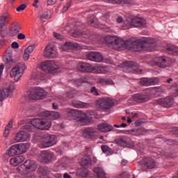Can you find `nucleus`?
<instances>
[{"label": "nucleus", "instance_id": "nucleus-1", "mask_svg": "<svg viewBox=\"0 0 178 178\" xmlns=\"http://www.w3.org/2000/svg\"><path fill=\"white\" fill-rule=\"evenodd\" d=\"M128 41L129 44L127 48L129 49V51L135 52H138L139 51H142V49H145L149 52H152L155 50L156 47V42L155 40L149 38H147L143 42L140 40H136L134 42L131 40Z\"/></svg>", "mask_w": 178, "mask_h": 178}, {"label": "nucleus", "instance_id": "nucleus-2", "mask_svg": "<svg viewBox=\"0 0 178 178\" xmlns=\"http://www.w3.org/2000/svg\"><path fill=\"white\" fill-rule=\"evenodd\" d=\"M147 22L145 19L138 17L130 16L127 17L124 22L123 27L124 29H133V27H144Z\"/></svg>", "mask_w": 178, "mask_h": 178}, {"label": "nucleus", "instance_id": "nucleus-3", "mask_svg": "<svg viewBox=\"0 0 178 178\" xmlns=\"http://www.w3.org/2000/svg\"><path fill=\"white\" fill-rule=\"evenodd\" d=\"M26 69H27L26 64L24 63H18L11 69L10 76L17 83V81H20L22 76L24 74V70H26Z\"/></svg>", "mask_w": 178, "mask_h": 178}, {"label": "nucleus", "instance_id": "nucleus-4", "mask_svg": "<svg viewBox=\"0 0 178 178\" xmlns=\"http://www.w3.org/2000/svg\"><path fill=\"white\" fill-rule=\"evenodd\" d=\"M40 69L44 73H59L62 72V67L54 60H46L41 63Z\"/></svg>", "mask_w": 178, "mask_h": 178}, {"label": "nucleus", "instance_id": "nucleus-5", "mask_svg": "<svg viewBox=\"0 0 178 178\" xmlns=\"http://www.w3.org/2000/svg\"><path fill=\"white\" fill-rule=\"evenodd\" d=\"M27 151V144L18 143L12 145L6 152L8 156H15V155H20L24 154Z\"/></svg>", "mask_w": 178, "mask_h": 178}, {"label": "nucleus", "instance_id": "nucleus-6", "mask_svg": "<svg viewBox=\"0 0 178 178\" xmlns=\"http://www.w3.org/2000/svg\"><path fill=\"white\" fill-rule=\"evenodd\" d=\"M17 170L19 172L21 175L26 176L29 172H35V170H37V164L33 160H26L24 165L17 168Z\"/></svg>", "mask_w": 178, "mask_h": 178}, {"label": "nucleus", "instance_id": "nucleus-7", "mask_svg": "<svg viewBox=\"0 0 178 178\" xmlns=\"http://www.w3.org/2000/svg\"><path fill=\"white\" fill-rule=\"evenodd\" d=\"M31 124L39 130H48L50 129L52 124L51 121H48L46 119L35 118L31 120Z\"/></svg>", "mask_w": 178, "mask_h": 178}, {"label": "nucleus", "instance_id": "nucleus-8", "mask_svg": "<svg viewBox=\"0 0 178 178\" xmlns=\"http://www.w3.org/2000/svg\"><path fill=\"white\" fill-rule=\"evenodd\" d=\"M58 143V138L55 135L46 134L43 136L41 141L42 148H49Z\"/></svg>", "mask_w": 178, "mask_h": 178}, {"label": "nucleus", "instance_id": "nucleus-9", "mask_svg": "<svg viewBox=\"0 0 178 178\" xmlns=\"http://www.w3.org/2000/svg\"><path fill=\"white\" fill-rule=\"evenodd\" d=\"M68 113L72 116V118L78 119L81 123L86 124L88 122V115H87V113L77 110H69Z\"/></svg>", "mask_w": 178, "mask_h": 178}, {"label": "nucleus", "instance_id": "nucleus-10", "mask_svg": "<svg viewBox=\"0 0 178 178\" xmlns=\"http://www.w3.org/2000/svg\"><path fill=\"white\" fill-rule=\"evenodd\" d=\"M96 105L100 109H111L113 106V101L109 97L100 98L96 101Z\"/></svg>", "mask_w": 178, "mask_h": 178}, {"label": "nucleus", "instance_id": "nucleus-11", "mask_svg": "<svg viewBox=\"0 0 178 178\" xmlns=\"http://www.w3.org/2000/svg\"><path fill=\"white\" fill-rule=\"evenodd\" d=\"M135 102L141 104L143 102H147L149 99V90H145L142 93H138L132 97Z\"/></svg>", "mask_w": 178, "mask_h": 178}, {"label": "nucleus", "instance_id": "nucleus-12", "mask_svg": "<svg viewBox=\"0 0 178 178\" xmlns=\"http://www.w3.org/2000/svg\"><path fill=\"white\" fill-rule=\"evenodd\" d=\"M156 166V163L155 160L151 157H145L141 163V168L143 170H147V169H154Z\"/></svg>", "mask_w": 178, "mask_h": 178}, {"label": "nucleus", "instance_id": "nucleus-13", "mask_svg": "<svg viewBox=\"0 0 178 178\" xmlns=\"http://www.w3.org/2000/svg\"><path fill=\"white\" fill-rule=\"evenodd\" d=\"M15 90V83L10 84L8 88L4 90L0 89V102H2L5 98L10 97Z\"/></svg>", "mask_w": 178, "mask_h": 178}, {"label": "nucleus", "instance_id": "nucleus-14", "mask_svg": "<svg viewBox=\"0 0 178 178\" xmlns=\"http://www.w3.org/2000/svg\"><path fill=\"white\" fill-rule=\"evenodd\" d=\"M56 47L54 44H48L44 51V56L45 58H56Z\"/></svg>", "mask_w": 178, "mask_h": 178}, {"label": "nucleus", "instance_id": "nucleus-15", "mask_svg": "<svg viewBox=\"0 0 178 178\" xmlns=\"http://www.w3.org/2000/svg\"><path fill=\"white\" fill-rule=\"evenodd\" d=\"M86 58L92 62L101 63L104 60V56L99 52L92 51L86 54Z\"/></svg>", "mask_w": 178, "mask_h": 178}, {"label": "nucleus", "instance_id": "nucleus-16", "mask_svg": "<svg viewBox=\"0 0 178 178\" xmlns=\"http://www.w3.org/2000/svg\"><path fill=\"white\" fill-rule=\"evenodd\" d=\"M52 158H54V153L44 150L41 152L39 156V161H40V162L48 163V162H51V161H52Z\"/></svg>", "mask_w": 178, "mask_h": 178}, {"label": "nucleus", "instance_id": "nucleus-17", "mask_svg": "<svg viewBox=\"0 0 178 178\" xmlns=\"http://www.w3.org/2000/svg\"><path fill=\"white\" fill-rule=\"evenodd\" d=\"M29 138L30 134L24 131H21L15 134L14 140L15 143H24V141H27Z\"/></svg>", "mask_w": 178, "mask_h": 178}, {"label": "nucleus", "instance_id": "nucleus-18", "mask_svg": "<svg viewBox=\"0 0 178 178\" xmlns=\"http://www.w3.org/2000/svg\"><path fill=\"white\" fill-rule=\"evenodd\" d=\"M154 65V66L164 68L169 66V62L168 61V58L166 56H160L155 58Z\"/></svg>", "mask_w": 178, "mask_h": 178}, {"label": "nucleus", "instance_id": "nucleus-19", "mask_svg": "<svg viewBox=\"0 0 178 178\" xmlns=\"http://www.w3.org/2000/svg\"><path fill=\"white\" fill-rule=\"evenodd\" d=\"M76 69L79 72H82L83 73H92V65L87 63H78Z\"/></svg>", "mask_w": 178, "mask_h": 178}, {"label": "nucleus", "instance_id": "nucleus-20", "mask_svg": "<svg viewBox=\"0 0 178 178\" xmlns=\"http://www.w3.org/2000/svg\"><path fill=\"white\" fill-rule=\"evenodd\" d=\"M129 47V40H123V39L120 38H115V40L114 41V44L113 48L114 49H120V48H127Z\"/></svg>", "mask_w": 178, "mask_h": 178}, {"label": "nucleus", "instance_id": "nucleus-21", "mask_svg": "<svg viewBox=\"0 0 178 178\" xmlns=\"http://www.w3.org/2000/svg\"><path fill=\"white\" fill-rule=\"evenodd\" d=\"M159 82V79L158 78H143L140 79V84L148 87L149 86H155Z\"/></svg>", "mask_w": 178, "mask_h": 178}, {"label": "nucleus", "instance_id": "nucleus-22", "mask_svg": "<svg viewBox=\"0 0 178 178\" xmlns=\"http://www.w3.org/2000/svg\"><path fill=\"white\" fill-rule=\"evenodd\" d=\"M41 115L50 120H56L60 118V114L56 111H44Z\"/></svg>", "mask_w": 178, "mask_h": 178}, {"label": "nucleus", "instance_id": "nucleus-23", "mask_svg": "<svg viewBox=\"0 0 178 178\" xmlns=\"http://www.w3.org/2000/svg\"><path fill=\"white\" fill-rule=\"evenodd\" d=\"M124 66L127 69H129V70L131 72H136V73H138L139 72H140V73H141V72H143L142 70L138 69V64H137V63H134L133 61L124 62Z\"/></svg>", "mask_w": 178, "mask_h": 178}, {"label": "nucleus", "instance_id": "nucleus-24", "mask_svg": "<svg viewBox=\"0 0 178 178\" xmlns=\"http://www.w3.org/2000/svg\"><path fill=\"white\" fill-rule=\"evenodd\" d=\"M159 105L161 106H165V108H169L173 105V98L170 97H167L164 99H159L156 100Z\"/></svg>", "mask_w": 178, "mask_h": 178}, {"label": "nucleus", "instance_id": "nucleus-25", "mask_svg": "<svg viewBox=\"0 0 178 178\" xmlns=\"http://www.w3.org/2000/svg\"><path fill=\"white\" fill-rule=\"evenodd\" d=\"M95 133H97V129L88 127L83 130V136L85 138L91 139L95 137Z\"/></svg>", "mask_w": 178, "mask_h": 178}, {"label": "nucleus", "instance_id": "nucleus-26", "mask_svg": "<svg viewBox=\"0 0 178 178\" xmlns=\"http://www.w3.org/2000/svg\"><path fill=\"white\" fill-rule=\"evenodd\" d=\"M6 54L3 58V62L6 65H8L9 67L13 65V59L12 58L13 51L12 49H7Z\"/></svg>", "mask_w": 178, "mask_h": 178}, {"label": "nucleus", "instance_id": "nucleus-27", "mask_svg": "<svg viewBox=\"0 0 178 178\" xmlns=\"http://www.w3.org/2000/svg\"><path fill=\"white\" fill-rule=\"evenodd\" d=\"M63 49L65 51H70V49H81V46L77 43L67 42L64 44Z\"/></svg>", "mask_w": 178, "mask_h": 178}, {"label": "nucleus", "instance_id": "nucleus-28", "mask_svg": "<svg viewBox=\"0 0 178 178\" xmlns=\"http://www.w3.org/2000/svg\"><path fill=\"white\" fill-rule=\"evenodd\" d=\"M98 130L102 131V133H108L113 130V127L107 123H101L98 125Z\"/></svg>", "mask_w": 178, "mask_h": 178}, {"label": "nucleus", "instance_id": "nucleus-29", "mask_svg": "<svg viewBox=\"0 0 178 178\" xmlns=\"http://www.w3.org/2000/svg\"><path fill=\"white\" fill-rule=\"evenodd\" d=\"M129 141H130V138L127 136H121L115 140L117 145L120 147H124L129 144Z\"/></svg>", "mask_w": 178, "mask_h": 178}, {"label": "nucleus", "instance_id": "nucleus-30", "mask_svg": "<svg viewBox=\"0 0 178 178\" xmlns=\"http://www.w3.org/2000/svg\"><path fill=\"white\" fill-rule=\"evenodd\" d=\"M23 162H24V156H17L10 159V163L13 166H19V165H20V163H23Z\"/></svg>", "mask_w": 178, "mask_h": 178}, {"label": "nucleus", "instance_id": "nucleus-31", "mask_svg": "<svg viewBox=\"0 0 178 178\" xmlns=\"http://www.w3.org/2000/svg\"><path fill=\"white\" fill-rule=\"evenodd\" d=\"M91 158H90V156L86 154L83 157H81L80 164L81 166L86 168L87 166H91Z\"/></svg>", "mask_w": 178, "mask_h": 178}, {"label": "nucleus", "instance_id": "nucleus-32", "mask_svg": "<svg viewBox=\"0 0 178 178\" xmlns=\"http://www.w3.org/2000/svg\"><path fill=\"white\" fill-rule=\"evenodd\" d=\"M9 19V13H4L1 17H0V31H2L3 30V27L6 26V20Z\"/></svg>", "mask_w": 178, "mask_h": 178}, {"label": "nucleus", "instance_id": "nucleus-33", "mask_svg": "<svg viewBox=\"0 0 178 178\" xmlns=\"http://www.w3.org/2000/svg\"><path fill=\"white\" fill-rule=\"evenodd\" d=\"M94 173H95L97 178H106L105 172L99 167H96L94 168Z\"/></svg>", "mask_w": 178, "mask_h": 178}, {"label": "nucleus", "instance_id": "nucleus-34", "mask_svg": "<svg viewBox=\"0 0 178 178\" xmlns=\"http://www.w3.org/2000/svg\"><path fill=\"white\" fill-rule=\"evenodd\" d=\"M106 72H107L106 67H102L101 65H97L95 67H92V73L104 74V73H106Z\"/></svg>", "mask_w": 178, "mask_h": 178}, {"label": "nucleus", "instance_id": "nucleus-35", "mask_svg": "<svg viewBox=\"0 0 178 178\" xmlns=\"http://www.w3.org/2000/svg\"><path fill=\"white\" fill-rule=\"evenodd\" d=\"M38 99H44L47 97V92L42 88H36Z\"/></svg>", "mask_w": 178, "mask_h": 178}, {"label": "nucleus", "instance_id": "nucleus-36", "mask_svg": "<svg viewBox=\"0 0 178 178\" xmlns=\"http://www.w3.org/2000/svg\"><path fill=\"white\" fill-rule=\"evenodd\" d=\"M37 88L30 89L28 92V97L30 99H38Z\"/></svg>", "mask_w": 178, "mask_h": 178}, {"label": "nucleus", "instance_id": "nucleus-37", "mask_svg": "<svg viewBox=\"0 0 178 178\" xmlns=\"http://www.w3.org/2000/svg\"><path fill=\"white\" fill-rule=\"evenodd\" d=\"M72 105L74 106V108H86L87 106V103H84L83 102L73 100L72 102Z\"/></svg>", "mask_w": 178, "mask_h": 178}, {"label": "nucleus", "instance_id": "nucleus-38", "mask_svg": "<svg viewBox=\"0 0 178 178\" xmlns=\"http://www.w3.org/2000/svg\"><path fill=\"white\" fill-rule=\"evenodd\" d=\"M19 32H20V27L16 25H13L10 29V34L13 37H15V35H16Z\"/></svg>", "mask_w": 178, "mask_h": 178}, {"label": "nucleus", "instance_id": "nucleus-39", "mask_svg": "<svg viewBox=\"0 0 178 178\" xmlns=\"http://www.w3.org/2000/svg\"><path fill=\"white\" fill-rule=\"evenodd\" d=\"M13 126V121L10 120L8 124L5 127L4 137H8V136H9V134L10 133V129L12 128Z\"/></svg>", "mask_w": 178, "mask_h": 178}, {"label": "nucleus", "instance_id": "nucleus-40", "mask_svg": "<svg viewBox=\"0 0 178 178\" xmlns=\"http://www.w3.org/2000/svg\"><path fill=\"white\" fill-rule=\"evenodd\" d=\"M115 41H116V37L108 36L106 38V44H108L109 47H111V48H113Z\"/></svg>", "mask_w": 178, "mask_h": 178}, {"label": "nucleus", "instance_id": "nucleus-41", "mask_svg": "<svg viewBox=\"0 0 178 178\" xmlns=\"http://www.w3.org/2000/svg\"><path fill=\"white\" fill-rule=\"evenodd\" d=\"M168 52L170 55H175L176 56L178 55V48L175 46H171L168 48Z\"/></svg>", "mask_w": 178, "mask_h": 178}, {"label": "nucleus", "instance_id": "nucleus-42", "mask_svg": "<svg viewBox=\"0 0 178 178\" xmlns=\"http://www.w3.org/2000/svg\"><path fill=\"white\" fill-rule=\"evenodd\" d=\"M38 172L40 176H47V175L49 173L48 167H40V168L38 169Z\"/></svg>", "mask_w": 178, "mask_h": 178}, {"label": "nucleus", "instance_id": "nucleus-43", "mask_svg": "<svg viewBox=\"0 0 178 178\" xmlns=\"http://www.w3.org/2000/svg\"><path fill=\"white\" fill-rule=\"evenodd\" d=\"M99 83H101V84H103L104 86H106V85L112 84L113 81H112L111 79H108L106 78H102L99 80Z\"/></svg>", "mask_w": 178, "mask_h": 178}, {"label": "nucleus", "instance_id": "nucleus-44", "mask_svg": "<svg viewBox=\"0 0 178 178\" xmlns=\"http://www.w3.org/2000/svg\"><path fill=\"white\" fill-rule=\"evenodd\" d=\"M35 48V44H31L29 45L27 48L25 49V52H27L28 54H33V51H34V49Z\"/></svg>", "mask_w": 178, "mask_h": 178}, {"label": "nucleus", "instance_id": "nucleus-45", "mask_svg": "<svg viewBox=\"0 0 178 178\" xmlns=\"http://www.w3.org/2000/svg\"><path fill=\"white\" fill-rule=\"evenodd\" d=\"M101 148H102V152H104V154H106V152H111V147H109L106 145H102Z\"/></svg>", "mask_w": 178, "mask_h": 178}, {"label": "nucleus", "instance_id": "nucleus-46", "mask_svg": "<svg viewBox=\"0 0 178 178\" xmlns=\"http://www.w3.org/2000/svg\"><path fill=\"white\" fill-rule=\"evenodd\" d=\"M88 24L92 27H98V24L97 23V19L92 17L91 20H88Z\"/></svg>", "mask_w": 178, "mask_h": 178}, {"label": "nucleus", "instance_id": "nucleus-47", "mask_svg": "<svg viewBox=\"0 0 178 178\" xmlns=\"http://www.w3.org/2000/svg\"><path fill=\"white\" fill-rule=\"evenodd\" d=\"M40 19H51V15H49V12H44L40 17Z\"/></svg>", "mask_w": 178, "mask_h": 178}, {"label": "nucleus", "instance_id": "nucleus-48", "mask_svg": "<svg viewBox=\"0 0 178 178\" xmlns=\"http://www.w3.org/2000/svg\"><path fill=\"white\" fill-rule=\"evenodd\" d=\"M27 8V6L26 4H22L17 8V12H23L24 9Z\"/></svg>", "mask_w": 178, "mask_h": 178}, {"label": "nucleus", "instance_id": "nucleus-49", "mask_svg": "<svg viewBox=\"0 0 178 178\" xmlns=\"http://www.w3.org/2000/svg\"><path fill=\"white\" fill-rule=\"evenodd\" d=\"M23 59L25 61L29 60V59H30V53H27L26 51H24V54H23Z\"/></svg>", "mask_w": 178, "mask_h": 178}, {"label": "nucleus", "instance_id": "nucleus-50", "mask_svg": "<svg viewBox=\"0 0 178 178\" xmlns=\"http://www.w3.org/2000/svg\"><path fill=\"white\" fill-rule=\"evenodd\" d=\"M72 6V3L70 2H68L65 6L63 7V12H67V10H69V8H70Z\"/></svg>", "mask_w": 178, "mask_h": 178}, {"label": "nucleus", "instance_id": "nucleus-51", "mask_svg": "<svg viewBox=\"0 0 178 178\" xmlns=\"http://www.w3.org/2000/svg\"><path fill=\"white\" fill-rule=\"evenodd\" d=\"M90 91L92 94H93V95H99V93L98 92V90H97V88L95 87H92Z\"/></svg>", "mask_w": 178, "mask_h": 178}, {"label": "nucleus", "instance_id": "nucleus-52", "mask_svg": "<svg viewBox=\"0 0 178 178\" xmlns=\"http://www.w3.org/2000/svg\"><path fill=\"white\" fill-rule=\"evenodd\" d=\"M18 40H25L26 39V35L23 33H19L17 35Z\"/></svg>", "mask_w": 178, "mask_h": 178}, {"label": "nucleus", "instance_id": "nucleus-53", "mask_svg": "<svg viewBox=\"0 0 178 178\" xmlns=\"http://www.w3.org/2000/svg\"><path fill=\"white\" fill-rule=\"evenodd\" d=\"M11 47L12 48H14L15 49L19 48V43L17 42H13L12 44H11Z\"/></svg>", "mask_w": 178, "mask_h": 178}, {"label": "nucleus", "instance_id": "nucleus-54", "mask_svg": "<svg viewBox=\"0 0 178 178\" xmlns=\"http://www.w3.org/2000/svg\"><path fill=\"white\" fill-rule=\"evenodd\" d=\"M111 3H113V4H120L122 3V2H123V0H111Z\"/></svg>", "mask_w": 178, "mask_h": 178}, {"label": "nucleus", "instance_id": "nucleus-55", "mask_svg": "<svg viewBox=\"0 0 178 178\" xmlns=\"http://www.w3.org/2000/svg\"><path fill=\"white\" fill-rule=\"evenodd\" d=\"M3 69H5V65H0V80L2 77V73H3Z\"/></svg>", "mask_w": 178, "mask_h": 178}, {"label": "nucleus", "instance_id": "nucleus-56", "mask_svg": "<svg viewBox=\"0 0 178 178\" xmlns=\"http://www.w3.org/2000/svg\"><path fill=\"white\" fill-rule=\"evenodd\" d=\"M140 131V129H134L131 131V134H134L135 136H138V132Z\"/></svg>", "mask_w": 178, "mask_h": 178}, {"label": "nucleus", "instance_id": "nucleus-57", "mask_svg": "<svg viewBox=\"0 0 178 178\" xmlns=\"http://www.w3.org/2000/svg\"><path fill=\"white\" fill-rule=\"evenodd\" d=\"M54 36L55 37V38H57V40H60V38H62V36L60 35V34L56 32L54 33Z\"/></svg>", "mask_w": 178, "mask_h": 178}, {"label": "nucleus", "instance_id": "nucleus-58", "mask_svg": "<svg viewBox=\"0 0 178 178\" xmlns=\"http://www.w3.org/2000/svg\"><path fill=\"white\" fill-rule=\"evenodd\" d=\"M55 3H56V2L54 0H47V5L49 6H52V5H55Z\"/></svg>", "mask_w": 178, "mask_h": 178}, {"label": "nucleus", "instance_id": "nucleus-59", "mask_svg": "<svg viewBox=\"0 0 178 178\" xmlns=\"http://www.w3.org/2000/svg\"><path fill=\"white\" fill-rule=\"evenodd\" d=\"M135 124H136V126L140 127L143 124V121L138 120L136 121Z\"/></svg>", "mask_w": 178, "mask_h": 178}, {"label": "nucleus", "instance_id": "nucleus-60", "mask_svg": "<svg viewBox=\"0 0 178 178\" xmlns=\"http://www.w3.org/2000/svg\"><path fill=\"white\" fill-rule=\"evenodd\" d=\"M127 163H128L127 160L122 159L121 162V165L122 166H126V165H127Z\"/></svg>", "mask_w": 178, "mask_h": 178}, {"label": "nucleus", "instance_id": "nucleus-61", "mask_svg": "<svg viewBox=\"0 0 178 178\" xmlns=\"http://www.w3.org/2000/svg\"><path fill=\"white\" fill-rule=\"evenodd\" d=\"M122 22H123V17H120V16L118 17V18H117V22H118V23H122Z\"/></svg>", "mask_w": 178, "mask_h": 178}, {"label": "nucleus", "instance_id": "nucleus-62", "mask_svg": "<svg viewBox=\"0 0 178 178\" xmlns=\"http://www.w3.org/2000/svg\"><path fill=\"white\" fill-rule=\"evenodd\" d=\"M66 97H67L68 98H73V97H74V95H72L70 93H67V95H64L63 98H66Z\"/></svg>", "mask_w": 178, "mask_h": 178}, {"label": "nucleus", "instance_id": "nucleus-63", "mask_svg": "<svg viewBox=\"0 0 178 178\" xmlns=\"http://www.w3.org/2000/svg\"><path fill=\"white\" fill-rule=\"evenodd\" d=\"M40 2V1L38 0H35L34 3H33V6L34 8H38V6L37 5V3H38Z\"/></svg>", "mask_w": 178, "mask_h": 178}, {"label": "nucleus", "instance_id": "nucleus-64", "mask_svg": "<svg viewBox=\"0 0 178 178\" xmlns=\"http://www.w3.org/2000/svg\"><path fill=\"white\" fill-rule=\"evenodd\" d=\"M63 177L64 178H72V177L70 175H69V174H67V173H65L63 175Z\"/></svg>", "mask_w": 178, "mask_h": 178}]
</instances>
